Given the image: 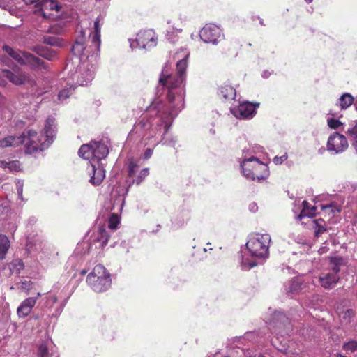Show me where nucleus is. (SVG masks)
<instances>
[{
    "instance_id": "nucleus-56",
    "label": "nucleus",
    "mask_w": 357,
    "mask_h": 357,
    "mask_svg": "<svg viewBox=\"0 0 357 357\" xmlns=\"http://www.w3.org/2000/svg\"><path fill=\"white\" fill-rule=\"evenodd\" d=\"M253 357H265L262 356L261 354L255 355Z\"/></svg>"
},
{
    "instance_id": "nucleus-38",
    "label": "nucleus",
    "mask_w": 357,
    "mask_h": 357,
    "mask_svg": "<svg viewBox=\"0 0 357 357\" xmlns=\"http://www.w3.org/2000/svg\"><path fill=\"white\" fill-rule=\"evenodd\" d=\"M69 85H70L69 88L63 89V90H61L59 92V93L58 95V98L59 100L63 101L64 100L68 98L72 94V91L73 89V85L71 83H70Z\"/></svg>"
},
{
    "instance_id": "nucleus-16",
    "label": "nucleus",
    "mask_w": 357,
    "mask_h": 357,
    "mask_svg": "<svg viewBox=\"0 0 357 357\" xmlns=\"http://www.w3.org/2000/svg\"><path fill=\"white\" fill-rule=\"evenodd\" d=\"M38 357H59L57 348L51 340L43 342L38 347Z\"/></svg>"
},
{
    "instance_id": "nucleus-30",
    "label": "nucleus",
    "mask_w": 357,
    "mask_h": 357,
    "mask_svg": "<svg viewBox=\"0 0 357 357\" xmlns=\"http://www.w3.org/2000/svg\"><path fill=\"white\" fill-rule=\"evenodd\" d=\"M139 165L137 161L131 158L128 163V175L130 178H134L138 173Z\"/></svg>"
},
{
    "instance_id": "nucleus-25",
    "label": "nucleus",
    "mask_w": 357,
    "mask_h": 357,
    "mask_svg": "<svg viewBox=\"0 0 357 357\" xmlns=\"http://www.w3.org/2000/svg\"><path fill=\"white\" fill-rule=\"evenodd\" d=\"M219 94L226 100H234L236 96L235 89L229 84L221 86L219 89Z\"/></svg>"
},
{
    "instance_id": "nucleus-53",
    "label": "nucleus",
    "mask_w": 357,
    "mask_h": 357,
    "mask_svg": "<svg viewBox=\"0 0 357 357\" xmlns=\"http://www.w3.org/2000/svg\"><path fill=\"white\" fill-rule=\"evenodd\" d=\"M269 75H270V73H269V72H268V71H266V70H265V71H264V72L262 73V77H263L264 78H268Z\"/></svg>"
},
{
    "instance_id": "nucleus-29",
    "label": "nucleus",
    "mask_w": 357,
    "mask_h": 357,
    "mask_svg": "<svg viewBox=\"0 0 357 357\" xmlns=\"http://www.w3.org/2000/svg\"><path fill=\"white\" fill-rule=\"evenodd\" d=\"M149 174V168H144L142 170H140L137 175L132 178V180L131 183L129 184L130 187L132 184H137L139 185L142 183V181L148 176Z\"/></svg>"
},
{
    "instance_id": "nucleus-4",
    "label": "nucleus",
    "mask_w": 357,
    "mask_h": 357,
    "mask_svg": "<svg viewBox=\"0 0 357 357\" xmlns=\"http://www.w3.org/2000/svg\"><path fill=\"white\" fill-rule=\"evenodd\" d=\"M86 282L97 293L108 290L112 285L111 274L102 264H97L89 273Z\"/></svg>"
},
{
    "instance_id": "nucleus-6",
    "label": "nucleus",
    "mask_w": 357,
    "mask_h": 357,
    "mask_svg": "<svg viewBox=\"0 0 357 357\" xmlns=\"http://www.w3.org/2000/svg\"><path fill=\"white\" fill-rule=\"evenodd\" d=\"M3 49L4 52H6L11 58L20 64L28 65L31 68L34 69H46L47 67V63L45 61L35 56L32 54L20 50H15L8 45H4Z\"/></svg>"
},
{
    "instance_id": "nucleus-49",
    "label": "nucleus",
    "mask_w": 357,
    "mask_h": 357,
    "mask_svg": "<svg viewBox=\"0 0 357 357\" xmlns=\"http://www.w3.org/2000/svg\"><path fill=\"white\" fill-rule=\"evenodd\" d=\"M37 222V218L35 216H31L27 220V225L30 227L34 225Z\"/></svg>"
},
{
    "instance_id": "nucleus-52",
    "label": "nucleus",
    "mask_w": 357,
    "mask_h": 357,
    "mask_svg": "<svg viewBox=\"0 0 357 357\" xmlns=\"http://www.w3.org/2000/svg\"><path fill=\"white\" fill-rule=\"evenodd\" d=\"M0 168L2 169H8V162L4 160H0Z\"/></svg>"
},
{
    "instance_id": "nucleus-10",
    "label": "nucleus",
    "mask_w": 357,
    "mask_h": 357,
    "mask_svg": "<svg viewBox=\"0 0 357 357\" xmlns=\"http://www.w3.org/2000/svg\"><path fill=\"white\" fill-rule=\"evenodd\" d=\"M199 37L205 43L217 45L223 39L224 35L220 26L214 24H208L200 30Z\"/></svg>"
},
{
    "instance_id": "nucleus-64",
    "label": "nucleus",
    "mask_w": 357,
    "mask_h": 357,
    "mask_svg": "<svg viewBox=\"0 0 357 357\" xmlns=\"http://www.w3.org/2000/svg\"><path fill=\"white\" fill-rule=\"evenodd\" d=\"M48 31L53 32V31L50 30V29H48Z\"/></svg>"
},
{
    "instance_id": "nucleus-39",
    "label": "nucleus",
    "mask_w": 357,
    "mask_h": 357,
    "mask_svg": "<svg viewBox=\"0 0 357 357\" xmlns=\"http://www.w3.org/2000/svg\"><path fill=\"white\" fill-rule=\"evenodd\" d=\"M249 149H244L243 150V160L242 161H251L250 163L252 164H254V160H259V159L253 155H250L248 154V152H249ZM253 165H250V169L251 170H254V167L252 166Z\"/></svg>"
},
{
    "instance_id": "nucleus-22",
    "label": "nucleus",
    "mask_w": 357,
    "mask_h": 357,
    "mask_svg": "<svg viewBox=\"0 0 357 357\" xmlns=\"http://www.w3.org/2000/svg\"><path fill=\"white\" fill-rule=\"evenodd\" d=\"M340 280L339 275L328 273L319 277V282L325 289H333Z\"/></svg>"
},
{
    "instance_id": "nucleus-9",
    "label": "nucleus",
    "mask_w": 357,
    "mask_h": 357,
    "mask_svg": "<svg viewBox=\"0 0 357 357\" xmlns=\"http://www.w3.org/2000/svg\"><path fill=\"white\" fill-rule=\"evenodd\" d=\"M157 40L155 33L152 29H148L139 31L136 38L129 39V42L132 49L141 48L148 50L156 46Z\"/></svg>"
},
{
    "instance_id": "nucleus-8",
    "label": "nucleus",
    "mask_w": 357,
    "mask_h": 357,
    "mask_svg": "<svg viewBox=\"0 0 357 357\" xmlns=\"http://www.w3.org/2000/svg\"><path fill=\"white\" fill-rule=\"evenodd\" d=\"M250 162L241 161V162L242 173L247 179L260 181L266 179L268 176L269 170L266 164L259 160H254L255 163L252 165L254 170H251L250 167L252 164Z\"/></svg>"
},
{
    "instance_id": "nucleus-20",
    "label": "nucleus",
    "mask_w": 357,
    "mask_h": 357,
    "mask_svg": "<svg viewBox=\"0 0 357 357\" xmlns=\"http://www.w3.org/2000/svg\"><path fill=\"white\" fill-rule=\"evenodd\" d=\"M321 209L323 214L326 216L335 217L342 211V203L333 201L328 204H321Z\"/></svg>"
},
{
    "instance_id": "nucleus-17",
    "label": "nucleus",
    "mask_w": 357,
    "mask_h": 357,
    "mask_svg": "<svg viewBox=\"0 0 357 357\" xmlns=\"http://www.w3.org/2000/svg\"><path fill=\"white\" fill-rule=\"evenodd\" d=\"M40 296V294L38 293L37 297H29L21 303L17 310V314L20 318H25L31 313Z\"/></svg>"
},
{
    "instance_id": "nucleus-5",
    "label": "nucleus",
    "mask_w": 357,
    "mask_h": 357,
    "mask_svg": "<svg viewBox=\"0 0 357 357\" xmlns=\"http://www.w3.org/2000/svg\"><path fill=\"white\" fill-rule=\"evenodd\" d=\"M79 155L90 160L89 162H100L109 153V149L105 142L102 141H93L89 144H83L78 151Z\"/></svg>"
},
{
    "instance_id": "nucleus-43",
    "label": "nucleus",
    "mask_w": 357,
    "mask_h": 357,
    "mask_svg": "<svg viewBox=\"0 0 357 357\" xmlns=\"http://www.w3.org/2000/svg\"><path fill=\"white\" fill-rule=\"evenodd\" d=\"M20 164L18 160L8 162V169L10 172H17L20 169Z\"/></svg>"
},
{
    "instance_id": "nucleus-54",
    "label": "nucleus",
    "mask_w": 357,
    "mask_h": 357,
    "mask_svg": "<svg viewBox=\"0 0 357 357\" xmlns=\"http://www.w3.org/2000/svg\"><path fill=\"white\" fill-rule=\"evenodd\" d=\"M4 97L0 93V105L4 103Z\"/></svg>"
},
{
    "instance_id": "nucleus-33",
    "label": "nucleus",
    "mask_w": 357,
    "mask_h": 357,
    "mask_svg": "<svg viewBox=\"0 0 357 357\" xmlns=\"http://www.w3.org/2000/svg\"><path fill=\"white\" fill-rule=\"evenodd\" d=\"M303 208L301 213L298 215V219L301 220L303 217L309 216L311 217L315 213L316 208L312 206L310 209H308V203L307 201L303 202Z\"/></svg>"
},
{
    "instance_id": "nucleus-63",
    "label": "nucleus",
    "mask_w": 357,
    "mask_h": 357,
    "mask_svg": "<svg viewBox=\"0 0 357 357\" xmlns=\"http://www.w3.org/2000/svg\"><path fill=\"white\" fill-rule=\"evenodd\" d=\"M43 17H44L45 18H46V17H47V16H46V15H45V13H43Z\"/></svg>"
},
{
    "instance_id": "nucleus-27",
    "label": "nucleus",
    "mask_w": 357,
    "mask_h": 357,
    "mask_svg": "<svg viewBox=\"0 0 357 357\" xmlns=\"http://www.w3.org/2000/svg\"><path fill=\"white\" fill-rule=\"evenodd\" d=\"M10 248V241L6 235L0 234V259L5 258Z\"/></svg>"
},
{
    "instance_id": "nucleus-14",
    "label": "nucleus",
    "mask_w": 357,
    "mask_h": 357,
    "mask_svg": "<svg viewBox=\"0 0 357 357\" xmlns=\"http://www.w3.org/2000/svg\"><path fill=\"white\" fill-rule=\"evenodd\" d=\"M259 105V103L254 104L250 102H243L237 108H233L231 112L236 118L250 119L255 116Z\"/></svg>"
},
{
    "instance_id": "nucleus-18",
    "label": "nucleus",
    "mask_w": 357,
    "mask_h": 357,
    "mask_svg": "<svg viewBox=\"0 0 357 357\" xmlns=\"http://www.w3.org/2000/svg\"><path fill=\"white\" fill-rule=\"evenodd\" d=\"M72 52L75 56L80 57L86 56L89 57V55H87L89 50L85 46V36L83 31L81 32V35L77 38L75 43L73 44L72 47Z\"/></svg>"
},
{
    "instance_id": "nucleus-15",
    "label": "nucleus",
    "mask_w": 357,
    "mask_h": 357,
    "mask_svg": "<svg viewBox=\"0 0 357 357\" xmlns=\"http://www.w3.org/2000/svg\"><path fill=\"white\" fill-rule=\"evenodd\" d=\"M88 172L91 176L89 182L93 185H99L105 177V171L101 162H89Z\"/></svg>"
},
{
    "instance_id": "nucleus-58",
    "label": "nucleus",
    "mask_w": 357,
    "mask_h": 357,
    "mask_svg": "<svg viewBox=\"0 0 357 357\" xmlns=\"http://www.w3.org/2000/svg\"><path fill=\"white\" fill-rule=\"evenodd\" d=\"M26 285V282H22V287L24 288Z\"/></svg>"
},
{
    "instance_id": "nucleus-26",
    "label": "nucleus",
    "mask_w": 357,
    "mask_h": 357,
    "mask_svg": "<svg viewBox=\"0 0 357 357\" xmlns=\"http://www.w3.org/2000/svg\"><path fill=\"white\" fill-rule=\"evenodd\" d=\"M355 312L352 309H347L339 314L340 322L342 325H347L353 320Z\"/></svg>"
},
{
    "instance_id": "nucleus-36",
    "label": "nucleus",
    "mask_w": 357,
    "mask_h": 357,
    "mask_svg": "<svg viewBox=\"0 0 357 357\" xmlns=\"http://www.w3.org/2000/svg\"><path fill=\"white\" fill-rule=\"evenodd\" d=\"M120 223V219L117 213H111L108 217V227L111 230H114L118 227Z\"/></svg>"
},
{
    "instance_id": "nucleus-28",
    "label": "nucleus",
    "mask_w": 357,
    "mask_h": 357,
    "mask_svg": "<svg viewBox=\"0 0 357 357\" xmlns=\"http://www.w3.org/2000/svg\"><path fill=\"white\" fill-rule=\"evenodd\" d=\"M346 133L352 142L356 141V139H357V120H353L349 123Z\"/></svg>"
},
{
    "instance_id": "nucleus-41",
    "label": "nucleus",
    "mask_w": 357,
    "mask_h": 357,
    "mask_svg": "<svg viewBox=\"0 0 357 357\" xmlns=\"http://www.w3.org/2000/svg\"><path fill=\"white\" fill-rule=\"evenodd\" d=\"M43 6L45 9L49 8L50 10H56L57 11H59L61 8V7L58 5L57 2L52 0L45 1Z\"/></svg>"
},
{
    "instance_id": "nucleus-35",
    "label": "nucleus",
    "mask_w": 357,
    "mask_h": 357,
    "mask_svg": "<svg viewBox=\"0 0 357 357\" xmlns=\"http://www.w3.org/2000/svg\"><path fill=\"white\" fill-rule=\"evenodd\" d=\"M342 264V259L341 257H333L330 261V265L331 267V273H335L338 275L340 270V266Z\"/></svg>"
},
{
    "instance_id": "nucleus-62",
    "label": "nucleus",
    "mask_w": 357,
    "mask_h": 357,
    "mask_svg": "<svg viewBox=\"0 0 357 357\" xmlns=\"http://www.w3.org/2000/svg\"><path fill=\"white\" fill-rule=\"evenodd\" d=\"M203 251H204V252H206L207 251V249H206V248H204V249H203Z\"/></svg>"
},
{
    "instance_id": "nucleus-11",
    "label": "nucleus",
    "mask_w": 357,
    "mask_h": 357,
    "mask_svg": "<svg viewBox=\"0 0 357 357\" xmlns=\"http://www.w3.org/2000/svg\"><path fill=\"white\" fill-rule=\"evenodd\" d=\"M266 322L268 324V329L273 334H280L281 336L287 334L285 328H289L288 318L281 312H275L271 319Z\"/></svg>"
},
{
    "instance_id": "nucleus-24",
    "label": "nucleus",
    "mask_w": 357,
    "mask_h": 357,
    "mask_svg": "<svg viewBox=\"0 0 357 357\" xmlns=\"http://www.w3.org/2000/svg\"><path fill=\"white\" fill-rule=\"evenodd\" d=\"M354 101V98L349 93H344L337 100V106L341 110H345L349 108Z\"/></svg>"
},
{
    "instance_id": "nucleus-12",
    "label": "nucleus",
    "mask_w": 357,
    "mask_h": 357,
    "mask_svg": "<svg viewBox=\"0 0 357 357\" xmlns=\"http://www.w3.org/2000/svg\"><path fill=\"white\" fill-rule=\"evenodd\" d=\"M326 147L332 154L342 153L348 148L347 139L344 135L334 132L329 136Z\"/></svg>"
},
{
    "instance_id": "nucleus-31",
    "label": "nucleus",
    "mask_w": 357,
    "mask_h": 357,
    "mask_svg": "<svg viewBox=\"0 0 357 357\" xmlns=\"http://www.w3.org/2000/svg\"><path fill=\"white\" fill-rule=\"evenodd\" d=\"M313 228L317 237H319L327 230L325 222L322 219L315 220L314 221Z\"/></svg>"
},
{
    "instance_id": "nucleus-3",
    "label": "nucleus",
    "mask_w": 357,
    "mask_h": 357,
    "mask_svg": "<svg viewBox=\"0 0 357 357\" xmlns=\"http://www.w3.org/2000/svg\"><path fill=\"white\" fill-rule=\"evenodd\" d=\"M271 241V238L268 234L251 235L245 244V248L241 249L242 270L248 271L266 259L269 256Z\"/></svg>"
},
{
    "instance_id": "nucleus-34",
    "label": "nucleus",
    "mask_w": 357,
    "mask_h": 357,
    "mask_svg": "<svg viewBox=\"0 0 357 357\" xmlns=\"http://www.w3.org/2000/svg\"><path fill=\"white\" fill-rule=\"evenodd\" d=\"M10 270L13 274H19L24 268V263L21 259L13 260L9 265Z\"/></svg>"
},
{
    "instance_id": "nucleus-57",
    "label": "nucleus",
    "mask_w": 357,
    "mask_h": 357,
    "mask_svg": "<svg viewBox=\"0 0 357 357\" xmlns=\"http://www.w3.org/2000/svg\"><path fill=\"white\" fill-rule=\"evenodd\" d=\"M86 271L85 270H82L81 272V274H82V275L86 274Z\"/></svg>"
},
{
    "instance_id": "nucleus-60",
    "label": "nucleus",
    "mask_w": 357,
    "mask_h": 357,
    "mask_svg": "<svg viewBox=\"0 0 357 357\" xmlns=\"http://www.w3.org/2000/svg\"><path fill=\"white\" fill-rule=\"evenodd\" d=\"M18 197H19V198H20V199H23V198H22V194H21V195H18Z\"/></svg>"
},
{
    "instance_id": "nucleus-61",
    "label": "nucleus",
    "mask_w": 357,
    "mask_h": 357,
    "mask_svg": "<svg viewBox=\"0 0 357 357\" xmlns=\"http://www.w3.org/2000/svg\"><path fill=\"white\" fill-rule=\"evenodd\" d=\"M272 343H273V344L274 346H275L276 342H275V340H272Z\"/></svg>"
},
{
    "instance_id": "nucleus-13",
    "label": "nucleus",
    "mask_w": 357,
    "mask_h": 357,
    "mask_svg": "<svg viewBox=\"0 0 357 357\" xmlns=\"http://www.w3.org/2000/svg\"><path fill=\"white\" fill-rule=\"evenodd\" d=\"M83 66L80 67L79 70L72 75L73 81L76 80L75 85L77 86H87L91 82L94 77L96 66L91 64L89 67L85 63L82 64Z\"/></svg>"
},
{
    "instance_id": "nucleus-55",
    "label": "nucleus",
    "mask_w": 357,
    "mask_h": 357,
    "mask_svg": "<svg viewBox=\"0 0 357 357\" xmlns=\"http://www.w3.org/2000/svg\"><path fill=\"white\" fill-rule=\"evenodd\" d=\"M319 252L322 254V253H324L326 252L325 250V248L322 247V248H320L319 250Z\"/></svg>"
},
{
    "instance_id": "nucleus-51",
    "label": "nucleus",
    "mask_w": 357,
    "mask_h": 357,
    "mask_svg": "<svg viewBox=\"0 0 357 357\" xmlns=\"http://www.w3.org/2000/svg\"><path fill=\"white\" fill-rule=\"evenodd\" d=\"M63 308V305H61L59 306V307H57V308L56 309L55 312L52 313V315H53V316H56H56H59V315L61 314V311H62Z\"/></svg>"
},
{
    "instance_id": "nucleus-32",
    "label": "nucleus",
    "mask_w": 357,
    "mask_h": 357,
    "mask_svg": "<svg viewBox=\"0 0 357 357\" xmlns=\"http://www.w3.org/2000/svg\"><path fill=\"white\" fill-rule=\"evenodd\" d=\"M43 42L51 46L61 47L63 45V40L57 36H45Z\"/></svg>"
},
{
    "instance_id": "nucleus-50",
    "label": "nucleus",
    "mask_w": 357,
    "mask_h": 357,
    "mask_svg": "<svg viewBox=\"0 0 357 357\" xmlns=\"http://www.w3.org/2000/svg\"><path fill=\"white\" fill-rule=\"evenodd\" d=\"M258 209V206H257V204L255 202H252L251 204H250L249 205V210L252 212V213H255Z\"/></svg>"
},
{
    "instance_id": "nucleus-48",
    "label": "nucleus",
    "mask_w": 357,
    "mask_h": 357,
    "mask_svg": "<svg viewBox=\"0 0 357 357\" xmlns=\"http://www.w3.org/2000/svg\"><path fill=\"white\" fill-rule=\"evenodd\" d=\"M40 55L48 60H52V58L54 56V53L52 52L47 51L46 53L41 54Z\"/></svg>"
},
{
    "instance_id": "nucleus-37",
    "label": "nucleus",
    "mask_w": 357,
    "mask_h": 357,
    "mask_svg": "<svg viewBox=\"0 0 357 357\" xmlns=\"http://www.w3.org/2000/svg\"><path fill=\"white\" fill-rule=\"evenodd\" d=\"M128 188L125 187H119V190H117V192L120 195H122V198L119 197L118 199H116L115 202L117 201L118 204V211H121L123 207V204L124 202V196L128 193Z\"/></svg>"
},
{
    "instance_id": "nucleus-40",
    "label": "nucleus",
    "mask_w": 357,
    "mask_h": 357,
    "mask_svg": "<svg viewBox=\"0 0 357 357\" xmlns=\"http://www.w3.org/2000/svg\"><path fill=\"white\" fill-rule=\"evenodd\" d=\"M344 350L347 353H353L357 350V341H350L343 346Z\"/></svg>"
},
{
    "instance_id": "nucleus-45",
    "label": "nucleus",
    "mask_w": 357,
    "mask_h": 357,
    "mask_svg": "<svg viewBox=\"0 0 357 357\" xmlns=\"http://www.w3.org/2000/svg\"><path fill=\"white\" fill-rule=\"evenodd\" d=\"M287 154L284 153V155L280 157L275 156L273 160L275 165H281L284 161H285L287 159Z\"/></svg>"
},
{
    "instance_id": "nucleus-44",
    "label": "nucleus",
    "mask_w": 357,
    "mask_h": 357,
    "mask_svg": "<svg viewBox=\"0 0 357 357\" xmlns=\"http://www.w3.org/2000/svg\"><path fill=\"white\" fill-rule=\"evenodd\" d=\"M57 301V297L54 295H50L47 298V301L45 303V305L48 308H51L54 303H56Z\"/></svg>"
},
{
    "instance_id": "nucleus-21",
    "label": "nucleus",
    "mask_w": 357,
    "mask_h": 357,
    "mask_svg": "<svg viewBox=\"0 0 357 357\" xmlns=\"http://www.w3.org/2000/svg\"><path fill=\"white\" fill-rule=\"evenodd\" d=\"M100 29L101 24H100L99 18H96L94 22L93 31L90 33V38L93 43V48L96 51V54L99 52L100 46Z\"/></svg>"
},
{
    "instance_id": "nucleus-47",
    "label": "nucleus",
    "mask_w": 357,
    "mask_h": 357,
    "mask_svg": "<svg viewBox=\"0 0 357 357\" xmlns=\"http://www.w3.org/2000/svg\"><path fill=\"white\" fill-rule=\"evenodd\" d=\"M153 149H151V148L146 149L144 153V159L148 160L149 158H150L153 154Z\"/></svg>"
},
{
    "instance_id": "nucleus-7",
    "label": "nucleus",
    "mask_w": 357,
    "mask_h": 357,
    "mask_svg": "<svg viewBox=\"0 0 357 357\" xmlns=\"http://www.w3.org/2000/svg\"><path fill=\"white\" fill-rule=\"evenodd\" d=\"M8 79L11 83L15 85H21L24 84H29L33 85L35 81L27 73L23 72L19 68L15 67L10 70H2L0 72V86H6Z\"/></svg>"
},
{
    "instance_id": "nucleus-59",
    "label": "nucleus",
    "mask_w": 357,
    "mask_h": 357,
    "mask_svg": "<svg viewBox=\"0 0 357 357\" xmlns=\"http://www.w3.org/2000/svg\"><path fill=\"white\" fill-rule=\"evenodd\" d=\"M307 3L312 2L313 0H305Z\"/></svg>"
},
{
    "instance_id": "nucleus-19",
    "label": "nucleus",
    "mask_w": 357,
    "mask_h": 357,
    "mask_svg": "<svg viewBox=\"0 0 357 357\" xmlns=\"http://www.w3.org/2000/svg\"><path fill=\"white\" fill-rule=\"evenodd\" d=\"M306 284L301 278H296L285 285V290L289 294H299L305 291Z\"/></svg>"
},
{
    "instance_id": "nucleus-23",
    "label": "nucleus",
    "mask_w": 357,
    "mask_h": 357,
    "mask_svg": "<svg viewBox=\"0 0 357 357\" xmlns=\"http://www.w3.org/2000/svg\"><path fill=\"white\" fill-rule=\"evenodd\" d=\"M109 236L108 231L104 227H100L92 241L96 248H102L107 244Z\"/></svg>"
},
{
    "instance_id": "nucleus-1",
    "label": "nucleus",
    "mask_w": 357,
    "mask_h": 357,
    "mask_svg": "<svg viewBox=\"0 0 357 357\" xmlns=\"http://www.w3.org/2000/svg\"><path fill=\"white\" fill-rule=\"evenodd\" d=\"M189 54L186 49L174 54V59L177 60L176 75L172 74V65L165 63L156 87L155 98L131 131L153 147L159 144L172 147L176 144V139L168 133V130L184 108V82Z\"/></svg>"
},
{
    "instance_id": "nucleus-46",
    "label": "nucleus",
    "mask_w": 357,
    "mask_h": 357,
    "mask_svg": "<svg viewBox=\"0 0 357 357\" xmlns=\"http://www.w3.org/2000/svg\"><path fill=\"white\" fill-rule=\"evenodd\" d=\"M23 181H21V180H17L15 181V185H16V189H17V195H21L22 194V192H23Z\"/></svg>"
},
{
    "instance_id": "nucleus-42",
    "label": "nucleus",
    "mask_w": 357,
    "mask_h": 357,
    "mask_svg": "<svg viewBox=\"0 0 357 357\" xmlns=\"http://www.w3.org/2000/svg\"><path fill=\"white\" fill-rule=\"evenodd\" d=\"M327 124L332 129H337L341 126L343 125V123L341 121H340L338 119H333V118H329L327 119Z\"/></svg>"
},
{
    "instance_id": "nucleus-2",
    "label": "nucleus",
    "mask_w": 357,
    "mask_h": 357,
    "mask_svg": "<svg viewBox=\"0 0 357 357\" xmlns=\"http://www.w3.org/2000/svg\"><path fill=\"white\" fill-rule=\"evenodd\" d=\"M56 134L55 119L49 116L45 121L44 133L41 132L40 135H38L36 131L29 130L26 135L23 134L19 137L8 136L0 139V148L17 146L20 144H24L26 152L33 154L47 149L53 143Z\"/></svg>"
}]
</instances>
